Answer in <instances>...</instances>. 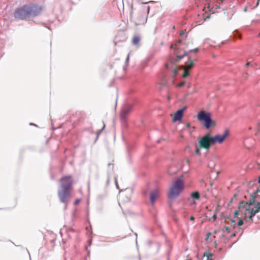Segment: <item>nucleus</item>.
<instances>
[{"label":"nucleus","instance_id":"1","mask_svg":"<svg viewBox=\"0 0 260 260\" xmlns=\"http://www.w3.org/2000/svg\"><path fill=\"white\" fill-rule=\"evenodd\" d=\"M43 10L41 5L30 3L23 5L17 8L13 14L14 17L17 20H27L31 17L39 16Z\"/></svg>","mask_w":260,"mask_h":260},{"label":"nucleus","instance_id":"2","mask_svg":"<svg viewBox=\"0 0 260 260\" xmlns=\"http://www.w3.org/2000/svg\"><path fill=\"white\" fill-rule=\"evenodd\" d=\"M57 194L60 202L67 204L71 197V190L73 189V180L70 175L61 177Z\"/></svg>","mask_w":260,"mask_h":260},{"label":"nucleus","instance_id":"3","mask_svg":"<svg viewBox=\"0 0 260 260\" xmlns=\"http://www.w3.org/2000/svg\"><path fill=\"white\" fill-rule=\"evenodd\" d=\"M187 55V52L184 50L179 49L174 50L173 53L170 54L168 62L165 64V67L167 70L172 71L174 77L178 74L176 63Z\"/></svg>","mask_w":260,"mask_h":260},{"label":"nucleus","instance_id":"4","mask_svg":"<svg viewBox=\"0 0 260 260\" xmlns=\"http://www.w3.org/2000/svg\"><path fill=\"white\" fill-rule=\"evenodd\" d=\"M255 209L254 210L249 207V205L245 204L244 202L241 201L239 205V209L240 211L244 215V219L246 221L251 220V222H253L252 218L255 216L256 213L260 212V203L257 202L255 206ZM259 216L260 215H258Z\"/></svg>","mask_w":260,"mask_h":260},{"label":"nucleus","instance_id":"5","mask_svg":"<svg viewBox=\"0 0 260 260\" xmlns=\"http://www.w3.org/2000/svg\"><path fill=\"white\" fill-rule=\"evenodd\" d=\"M197 118L204 127L209 129L216 125V122L212 118L211 113L204 110H201L197 114Z\"/></svg>","mask_w":260,"mask_h":260},{"label":"nucleus","instance_id":"6","mask_svg":"<svg viewBox=\"0 0 260 260\" xmlns=\"http://www.w3.org/2000/svg\"><path fill=\"white\" fill-rule=\"evenodd\" d=\"M183 188V181L180 179H178L174 182L173 186L170 188V191L168 195V198L171 199L176 198Z\"/></svg>","mask_w":260,"mask_h":260},{"label":"nucleus","instance_id":"7","mask_svg":"<svg viewBox=\"0 0 260 260\" xmlns=\"http://www.w3.org/2000/svg\"><path fill=\"white\" fill-rule=\"evenodd\" d=\"M198 50H189V54L188 56L189 63H186V69L183 70V74H182L183 78H186L189 76V72L188 70L192 68L194 66V62L197 60L194 55L198 52Z\"/></svg>","mask_w":260,"mask_h":260},{"label":"nucleus","instance_id":"8","mask_svg":"<svg viewBox=\"0 0 260 260\" xmlns=\"http://www.w3.org/2000/svg\"><path fill=\"white\" fill-rule=\"evenodd\" d=\"M229 134L230 131L228 129H225L222 135L217 134L215 136L211 137V144L214 145L216 143H222Z\"/></svg>","mask_w":260,"mask_h":260},{"label":"nucleus","instance_id":"9","mask_svg":"<svg viewBox=\"0 0 260 260\" xmlns=\"http://www.w3.org/2000/svg\"><path fill=\"white\" fill-rule=\"evenodd\" d=\"M199 146L200 148H203L208 150L210 147L211 144V137L210 134L208 133L205 136L201 138L199 141Z\"/></svg>","mask_w":260,"mask_h":260},{"label":"nucleus","instance_id":"10","mask_svg":"<svg viewBox=\"0 0 260 260\" xmlns=\"http://www.w3.org/2000/svg\"><path fill=\"white\" fill-rule=\"evenodd\" d=\"M133 105H128L122 109L120 113V118L123 122L126 121L127 115L131 111Z\"/></svg>","mask_w":260,"mask_h":260},{"label":"nucleus","instance_id":"11","mask_svg":"<svg viewBox=\"0 0 260 260\" xmlns=\"http://www.w3.org/2000/svg\"><path fill=\"white\" fill-rule=\"evenodd\" d=\"M158 197L157 189L153 190L150 193V201L151 204L153 205L155 200Z\"/></svg>","mask_w":260,"mask_h":260},{"label":"nucleus","instance_id":"12","mask_svg":"<svg viewBox=\"0 0 260 260\" xmlns=\"http://www.w3.org/2000/svg\"><path fill=\"white\" fill-rule=\"evenodd\" d=\"M258 192H260V189H257L255 191H254L252 195H251L252 198L249 201V203L248 204L249 205V207L254 204L255 202V198L257 196H259L260 198V195L257 194Z\"/></svg>","mask_w":260,"mask_h":260},{"label":"nucleus","instance_id":"13","mask_svg":"<svg viewBox=\"0 0 260 260\" xmlns=\"http://www.w3.org/2000/svg\"><path fill=\"white\" fill-rule=\"evenodd\" d=\"M182 115L177 112V111L174 114V117L173 118V121L176 122L177 121H181L182 119Z\"/></svg>","mask_w":260,"mask_h":260},{"label":"nucleus","instance_id":"14","mask_svg":"<svg viewBox=\"0 0 260 260\" xmlns=\"http://www.w3.org/2000/svg\"><path fill=\"white\" fill-rule=\"evenodd\" d=\"M190 196L194 200H199L200 199V194L198 191L192 192Z\"/></svg>","mask_w":260,"mask_h":260},{"label":"nucleus","instance_id":"15","mask_svg":"<svg viewBox=\"0 0 260 260\" xmlns=\"http://www.w3.org/2000/svg\"><path fill=\"white\" fill-rule=\"evenodd\" d=\"M140 41V37H139L138 36H135L133 37V38L132 39V43L133 44L137 46L139 45Z\"/></svg>","mask_w":260,"mask_h":260},{"label":"nucleus","instance_id":"16","mask_svg":"<svg viewBox=\"0 0 260 260\" xmlns=\"http://www.w3.org/2000/svg\"><path fill=\"white\" fill-rule=\"evenodd\" d=\"M103 122V124H104L103 127L101 129L98 131L96 132V139H95V141L98 140L99 135H100L101 132L103 131V130L105 128V124L104 122Z\"/></svg>","mask_w":260,"mask_h":260},{"label":"nucleus","instance_id":"17","mask_svg":"<svg viewBox=\"0 0 260 260\" xmlns=\"http://www.w3.org/2000/svg\"><path fill=\"white\" fill-rule=\"evenodd\" d=\"M186 108H187V107L186 106L183 107V108L178 110L177 111V112H179V114H180L181 115H182L183 116V112L186 109Z\"/></svg>","mask_w":260,"mask_h":260},{"label":"nucleus","instance_id":"18","mask_svg":"<svg viewBox=\"0 0 260 260\" xmlns=\"http://www.w3.org/2000/svg\"><path fill=\"white\" fill-rule=\"evenodd\" d=\"M201 148L199 147H198L197 145H196V150L195 151V153L197 155H200L201 154V152H200V149Z\"/></svg>","mask_w":260,"mask_h":260},{"label":"nucleus","instance_id":"19","mask_svg":"<svg viewBox=\"0 0 260 260\" xmlns=\"http://www.w3.org/2000/svg\"><path fill=\"white\" fill-rule=\"evenodd\" d=\"M222 231L223 232L226 231L228 233H229L230 232V228L227 226H224Z\"/></svg>","mask_w":260,"mask_h":260},{"label":"nucleus","instance_id":"20","mask_svg":"<svg viewBox=\"0 0 260 260\" xmlns=\"http://www.w3.org/2000/svg\"><path fill=\"white\" fill-rule=\"evenodd\" d=\"M185 83V81H182V82H180L179 83H178L176 85V86L177 87H182L184 85Z\"/></svg>","mask_w":260,"mask_h":260},{"label":"nucleus","instance_id":"21","mask_svg":"<svg viewBox=\"0 0 260 260\" xmlns=\"http://www.w3.org/2000/svg\"><path fill=\"white\" fill-rule=\"evenodd\" d=\"M208 166L209 168L212 169L214 167L215 164H214V162L211 161L208 164Z\"/></svg>","mask_w":260,"mask_h":260},{"label":"nucleus","instance_id":"22","mask_svg":"<svg viewBox=\"0 0 260 260\" xmlns=\"http://www.w3.org/2000/svg\"><path fill=\"white\" fill-rule=\"evenodd\" d=\"M110 181V177L109 174L108 175L107 179L106 180V185H108Z\"/></svg>","mask_w":260,"mask_h":260},{"label":"nucleus","instance_id":"23","mask_svg":"<svg viewBox=\"0 0 260 260\" xmlns=\"http://www.w3.org/2000/svg\"><path fill=\"white\" fill-rule=\"evenodd\" d=\"M243 224V221L242 219H240L238 222H237V224L238 225V226H241L242 225V224Z\"/></svg>","mask_w":260,"mask_h":260},{"label":"nucleus","instance_id":"24","mask_svg":"<svg viewBox=\"0 0 260 260\" xmlns=\"http://www.w3.org/2000/svg\"><path fill=\"white\" fill-rule=\"evenodd\" d=\"M213 255L211 253H209L208 255H207V260H211V257H212Z\"/></svg>","mask_w":260,"mask_h":260},{"label":"nucleus","instance_id":"25","mask_svg":"<svg viewBox=\"0 0 260 260\" xmlns=\"http://www.w3.org/2000/svg\"><path fill=\"white\" fill-rule=\"evenodd\" d=\"M129 53H128L127 54V57L126 58V60H125V64L127 66L128 63V61H129Z\"/></svg>","mask_w":260,"mask_h":260},{"label":"nucleus","instance_id":"26","mask_svg":"<svg viewBox=\"0 0 260 260\" xmlns=\"http://www.w3.org/2000/svg\"><path fill=\"white\" fill-rule=\"evenodd\" d=\"M231 222H232V226L233 228H234L236 225V222L235 220L231 219Z\"/></svg>","mask_w":260,"mask_h":260},{"label":"nucleus","instance_id":"27","mask_svg":"<svg viewBox=\"0 0 260 260\" xmlns=\"http://www.w3.org/2000/svg\"><path fill=\"white\" fill-rule=\"evenodd\" d=\"M238 215H239V212H238V211L236 210V211L234 212V217L238 218Z\"/></svg>","mask_w":260,"mask_h":260},{"label":"nucleus","instance_id":"28","mask_svg":"<svg viewBox=\"0 0 260 260\" xmlns=\"http://www.w3.org/2000/svg\"><path fill=\"white\" fill-rule=\"evenodd\" d=\"M80 199H76V200L75 201V202H74V205H78V204H79V203L80 202Z\"/></svg>","mask_w":260,"mask_h":260},{"label":"nucleus","instance_id":"29","mask_svg":"<svg viewBox=\"0 0 260 260\" xmlns=\"http://www.w3.org/2000/svg\"><path fill=\"white\" fill-rule=\"evenodd\" d=\"M115 185H116V188L117 189H119V185L118 184V182H117V179L116 178H115Z\"/></svg>","mask_w":260,"mask_h":260},{"label":"nucleus","instance_id":"30","mask_svg":"<svg viewBox=\"0 0 260 260\" xmlns=\"http://www.w3.org/2000/svg\"><path fill=\"white\" fill-rule=\"evenodd\" d=\"M212 218L214 220H215L216 219H217V215L216 214H214L213 216H212Z\"/></svg>","mask_w":260,"mask_h":260},{"label":"nucleus","instance_id":"31","mask_svg":"<svg viewBox=\"0 0 260 260\" xmlns=\"http://www.w3.org/2000/svg\"><path fill=\"white\" fill-rule=\"evenodd\" d=\"M185 30H182L180 32V36H182L184 34H185Z\"/></svg>","mask_w":260,"mask_h":260},{"label":"nucleus","instance_id":"32","mask_svg":"<svg viewBox=\"0 0 260 260\" xmlns=\"http://www.w3.org/2000/svg\"><path fill=\"white\" fill-rule=\"evenodd\" d=\"M175 173H176V171L173 172H171L170 169L168 170V173L170 175H173V174H175Z\"/></svg>","mask_w":260,"mask_h":260},{"label":"nucleus","instance_id":"33","mask_svg":"<svg viewBox=\"0 0 260 260\" xmlns=\"http://www.w3.org/2000/svg\"><path fill=\"white\" fill-rule=\"evenodd\" d=\"M196 204V202L195 201H193L192 202H191L190 203V206H192L193 205H195Z\"/></svg>","mask_w":260,"mask_h":260},{"label":"nucleus","instance_id":"34","mask_svg":"<svg viewBox=\"0 0 260 260\" xmlns=\"http://www.w3.org/2000/svg\"><path fill=\"white\" fill-rule=\"evenodd\" d=\"M194 217L193 216H191L189 218V219L190 220L193 221L194 220Z\"/></svg>","mask_w":260,"mask_h":260},{"label":"nucleus","instance_id":"35","mask_svg":"<svg viewBox=\"0 0 260 260\" xmlns=\"http://www.w3.org/2000/svg\"><path fill=\"white\" fill-rule=\"evenodd\" d=\"M186 127H187V128H189L190 127V123H187L186 125Z\"/></svg>","mask_w":260,"mask_h":260},{"label":"nucleus","instance_id":"36","mask_svg":"<svg viewBox=\"0 0 260 260\" xmlns=\"http://www.w3.org/2000/svg\"><path fill=\"white\" fill-rule=\"evenodd\" d=\"M211 233H208L207 234V238H206V240L209 238V236H211Z\"/></svg>","mask_w":260,"mask_h":260},{"label":"nucleus","instance_id":"37","mask_svg":"<svg viewBox=\"0 0 260 260\" xmlns=\"http://www.w3.org/2000/svg\"><path fill=\"white\" fill-rule=\"evenodd\" d=\"M250 62H247L246 63V66L247 67H248V66L250 65Z\"/></svg>","mask_w":260,"mask_h":260},{"label":"nucleus","instance_id":"38","mask_svg":"<svg viewBox=\"0 0 260 260\" xmlns=\"http://www.w3.org/2000/svg\"><path fill=\"white\" fill-rule=\"evenodd\" d=\"M30 124V125H35V126H37L36 124H34V123H30V124Z\"/></svg>","mask_w":260,"mask_h":260},{"label":"nucleus","instance_id":"39","mask_svg":"<svg viewBox=\"0 0 260 260\" xmlns=\"http://www.w3.org/2000/svg\"><path fill=\"white\" fill-rule=\"evenodd\" d=\"M151 2V1H147V2H143V3H144V4H147V3H149V2Z\"/></svg>","mask_w":260,"mask_h":260},{"label":"nucleus","instance_id":"40","mask_svg":"<svg viewBox=\"0 0 260 260\" xmlns=\"http://www.w3.org/2000/svg\"><path fill=\"white\" fill-rule=\"evenodd\" d=\"M258 183H260V176H259L258 179Z\"/></svg>","mask_w":260,"mask_h":260},{"label":"nucleus","instance_id":"41","mask_svg":"<svg viewBox=\"0 0 260 260\" xmlns=\"http://www.w3.org/2000/svg\"><path fill=\"white\" fill-rule=\"evenodd\" d=\"M247 10V8L246 7L245 9H244V11H246Z\"/></svg>","mask_w":260,"mask_h":260},{"label":"nucleus","instance_id":"42","mask_svg":"<svg viewBox=\"0 0 260 260\" xmlns=\"http://www.w3.org/2000/svg\"><path fill=\"white\" fill-rule=\"evenodd\" d=\"M259 0H257V5L258 4Z\"/></svg>","mask_w":260,"mask_h":260},{"label":"nucleus","instance_id":"43","mask_svg":"<svg viewBox=\"0 0 260 260\" xmlns=\"http://www.w3.org/2000/svg\"><path fill=\"white\" fill-rule=\"evenodd\" d=\"M258 36L260 37V33L258 34Z\"/></svg>","mask_w":260,"mask_h":260},{"label":"nucleus","instance_id":"44","mask_svg":"<svg viewBox=\"0 0 260 260\" xmlns=\"http://www.w3.org/2000/svg\"><path fill=\"white\" fill-rule=\"evenodd\" d=\"M172 47H172V46H170V49H172Z\"/></svg>","mask_w":260,"mask_h":260},{"label":"nucleus","instance_id":"45","mask_svg":"<svg viewBox=\"0 0 260 260\" xmlns=\"http://www.w3.org/2000/svg\"><path fill=\"white\" fill-rule=\"evenodd\" d=\"M110 165H111V164H110V163L108 164V166H110Z\"/></svg>","mask_w":260,"mask_h":260},{"label":"nucleus","instance_id":"46","mask_svg":"<svg viewBox=\"0 0 260 260\" xmlns=\"http://www.w3.org/2000/svg\"><path fill=\"white\" fill-rule=\"evenodd\" d=\"M214 233L216 234V231H214Z\"/></svg>","mask_w":260,"mask_h":260},{"label":"nucleus","instance_id":"47","mask_svg":"<svg viewBox=\"0 0 260 260\" xmlns=\"http://www.w3.org/2000/svg\"><path fill=\"white\" fill-rule=\"evenodd\" d=\"M135 235H136V236H137V233H135Z\"/></svg>","mask_w":260,"mask_h":260},{"label":"nucleus","instance_id":"48","mask_svg":"<svg viewBox=\"0 0 260 260\" xmlns=\"http://www.w3.org/2000/svg\"><path fill=\"white\" fill-rule=\"evenodd\" d=\"M168 260H169V259H168Z\"/></svg>","mask_w":260,"mask_h":260}]
</instances>
